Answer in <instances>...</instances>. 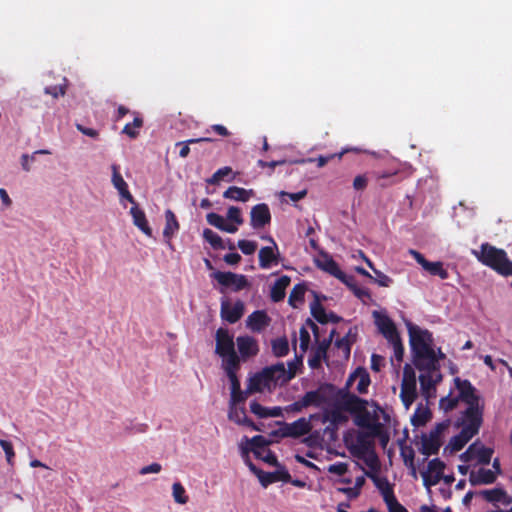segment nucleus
<instances>
[{
	"mask_svg": "<svg viewBox=\"0 0 512 512\" xmlns=\"http://www.w3.org/2000/svg\"><path fill=\"white\" fill-rule=\"evenodd\" d=\"M311 313L320 323H328L335 318L333 314L326 313L325 309L317 302L311 304Z\"/></svg>",
	"mask_w": 512,
	"mask_h": 512,
	"instance_id": "obj_39",
	"label": "nucleus"
},
{
	"mask_svg": "<svg viewBox=\"0 0 512 512\" xmlns=\"http://www.w3.org/2000/svg\"><path fill=\"white\" fill-rule=\"evenodd\" d=\"M349 465L344 462H337L334 464H331L327 467V472L341 478L345 476L348 472Z\"/></svg>",
	"mask_w": 512,
	"mask_h": 512,
	"instance_id": "obj_47",
	"label": "nucleus"
},
{
	"mask_svg": "<svg viewBox=\"0 0 512 512\" xmlns=\"http://www.w3.org/2000/svg\"><path fill=\"white\" fill-rule=\"evenodd\" d=\"M268 323L269 319L263 311H255L247 319V326L253 331H261Z\"/></svg>",
	"mask_w": 512,
	"mask_h": 512,
	"instance_id": "obj_32",
	"label": "nucleus"
},
{
	"mask_svg": "<svg viewBox=\"0 0 512 512\" xmlns=\"http://www.w3.org/2000/svg\"><path fill=\"white\" fill-rule=\"evenodd\" d=\"M271 222V213L269 207L264 204H257L250 211V225L254 229H262Z\"/></svg>",
	"mask_w": 512,
	"mask_h": 512,
	"instance_id": "obj_16",
	"label": "nucleus"
},
{
	"mask_svg": "<svg viewBox=\"0 0 512 512\" xmlns=\"http://www.w3.org/2000/svg\"><path fill=\"white\" fill-rule=\"evenodd\" d=\"M368 178L365 175H358L354 178L353 188L355 190H364L367 187Z\"/></svg>",
	"mask_w": 512,
	"mask_h": 512,
	"instance_id": "obj_62",
	"label": "nucleus"
},
{
	"mask_svg": "<svg viewBox=\"0 0 512 512\" xmlns=\"http://www.w3.org/2000/svg\"><path fill=\"white\" fill-rule=\"evenodd\" d=\"M492 454L493 450L491 448L485 447L480 442H474L464 453L461 454L460 458L464 462L487 464L490 462Z\"/></svg>",
	"mask_w": 512,
	"mask_h": 512,
	"instance_id": "obj_11",
	"label": "nucleus"
},
{
	"mask_svg": "<svg viewBox=\"0 0 512 512\" xmlns=\"http://www.w3.org/2000/svg\"><path fill=\"white\" fill-rule=\"evenodd\" d=\"M180 225L175 214L170 210L165 211V227L163 229V237L167 243H170L171 239L179 231Z\"/></svg>",
	"mask_w": 512,
	"mask_h": 512,
	"instance_id": "obj_28",
	"label": "nucleus"
},
{
	"mask_svg": "<svg viewBox=\"0 0 512 512\" xmlns=\"http://www.w3.org/2000/svg\"><path fill=\"white\" fill-rule=\"evenodd\" d=\"M272 352L276 357L286 356L289 352V342L286 337H279L272 341Z\"/></svg>",
	"mask_w": 512,
	"mask_h": 512,
	"instance_id": "obj_40",
	"label": "nucleus"
},
{
	"mask_svg": "<svg viewBox=\"0 0 512 512\" xmlns=\"http://www.w3.org/2000/svg\"><path fill=\"white\" fill-rule=\"evenodd\" d=\"M203 238L214 248V249H224V243L222 238L212 231L211 229H204Z\"/></svg>",
	"mask_w": 512,
	"mask_h": 512,
	"instance_id": "obj_42",
	"label": "nucleus"
},
{
	"mask_svg": "<svg viewBox=\"0 0 512 512\" xmlns=\"http://www.w3.org/2000/svg\"><path fill=\"white\" fill-rule=\"evenodd\" d=\"M370 385L368 372L363 368H357L348 378L346 387L352 391L366 393Z\"/></svg>",
	"mask_w": 512,
	"mask_h": 512,
	"instance_id": "obj_17",
	"label": "nucleus"
},
{
	"mask_svg": "<svg viewBox=\"0 0 512 512\" xmlns=\"http://www.w3.org/2000/svg\"><path fill=\"white\" fill-rule=\"evenodd\" d=\"M130 214L133 219V224L146 236L152 237V229L149 226L146 215L143 210H141L138 205H134L130 209Z\"/></svg>",
	"mask_w": 512,
	"mask_h": 512,
	"instance_id": "obj_27",
	"label": "nucleus"
},
{
	"mask_svg": "<svg viewBox=\"0 0 512 512\" xmlns=\"http://www.w3.org/2000/svg\"><path fill=\"white\" fill-rule=\"evenodd\" d=\"M207 222L216 227L217 229L227 232V233H236L237 227L232 224H228L227 221L219 214L216 213H208L206 216Z\"/></svg>",
	"mask_w": 512,
	"mask_h": 512,
	"instance_id": "obj_31",
	"label": "nucleus"
},
{
	"mask_svg": "<svg viewBox=\"0 0 512 512\" xmlns=\"http://www.w3.org/2000/svg\"><path fill=\"white\" fill-rule=\"evenodd\" d=\"M496 479V472L491 469L481 468L471 473V481L474 484H489Z\"/></svg>",
	"mask_w": 512,
	"mask_h": 512,
	"instance_id": "obj_36",
	"label": "nucleus"
},
{
	"mask_svg": "<svg viewBox=\"0 0 512 512\" xmlns=\"http://www.w3.org/2000/svg\"><path fill=\"white\" fill-rule=\"evenodd\" d=\"M420 475L424 486L429 489L443 480L445 484H451L454 481L453 475L445 474V464L439 459H432L422 466Z\"/></svg>",
	"mask_w": 512,
	"mask_h": 512,
	"instance_id": "obj_7",
	"label": "nucleus"
},
{
	"mask_svg": "<svg viewBox=\"0 0 512 512\" xmlns=\"http://www.w3.org/2000/svg\"><path fill=\"white\" fill-rule=\"evenodd\" d=\"M274 388L272 382L270 381V377L268 375V371L266 369L261 372L255 374L250 378L248 384L249 392H264L269 391Z\"/></svg>",
	"mask_w": 512,
	"mask_h": 512,
	"instance_id": "obj_22",
	"label": "nucleus"
},
{
	"mask_svg": "<svg viewBox=\"0 0 512 512\" xmlns=\"http://www.w3.org/2000/svg\"><path fill=\"white\" fill-rule=\"evenodd\" d=\"M244 313V304L241 301L230 302L222 301L221 303V316L223 319L230 323L237 322Z\"/></svg>",
	"mask_w": 512,
	"mask_h": 512,
	"instance_id": "obj_21",
	"label": "nucleus"
},
{
	"mask_svg": "<svg viewBox=\"0 0 512 512\" xmlns=\"http://www.w3.org/2000/svg\"><path fill=\"white\" fill-rule=\"evenodd\" d=\"M374 273H375V277L372 276L371 279L374 282H376L379 286L388 287L391 284L392 280L386 274L382 273L379 270H374Z\"/></svg>",
	"mask_w": 512,
	"mask_h": 512,
	"instance_id": "obj_57",
	"label": "nucleus"
},
{
	"mask_svg": "<svg viewBox=\"0 0 512 512\" xmlns=\"http://www.w3.org/2000/svg\"><path fill=\"white\" fill-rule=\"evenodd\" d=\"M162 471V466L161 464L157 463V462H154V463H151L149 465H146V466H143L140 470H139V474L140 475H148V474H158Z\"/></svg>",
	"mask_w": 512,
	"mask_h": 512,
	"instance_id": "obj_58",
	"label": "nucleus"
},
{
	"mask_svg": "<svg viewBox=\"0 0 512 512\" xmlns=\"http://www.w3.org/2000/svg\"><path fill=\"white\" fill-rule=\"evenodd\" d=\"M416 375L412 367L406 365L403 372L400 397L406 409H409L416 399Z\"/></svg>",
	"mask_w": 512,
	"mask_h": 512,
	"instance_id": "obj_10",
	"label": "nucleus"
},
{
	"mask_svg": "<svg viewBox=\"0 0 512 512\" xmlns=\"http://www.w3.org/2000/svg\"><path fill=\"white\" fill-rule=\"evenodd\" d=\"M312 426L310 419L300 418L292 423L286 424L284 435L290 437H300L310 432Z\"/></svg>",
	"mask_w": 512,
	"mask_h": 512,
	"instance_id": "obj_24",
	"label": "nucleus"
},
{
	"mask_svg": "<svg viewBox=\"0 0 512 512\" xmlns=\"http://www.w3.org/2000/svg\"><path fill=\"white\" fill-rule=\"evenodd\" d=\"M374 437L368 432H360L351 441H346L350 453L362 460L370 469L378 467V458L373 449Z\"/></svg>",
	"mask_w": 512,
	"mask_h": 512,
	"instance_id": "obj_5",
	"label": "nucleus"
},
{
	"mask_svg": "<svg viewBox=\"0 0 512 512\" xmlns=\"http://www.w3.org/2000/svg\"><path fill=\"white\" fill-rule=\"evenodd\" d=\"M202 141H211V139L210 138H198V139H190L186 142L177 143V145L181 146V149L179 151L180 157L185 158L188 156V154L190 153V148H189L190 143H198V142H202Z\"/></svg>",
	"mask_w": 512,
	"mask_h": 512,
	"instance_id": "obj_55",
	"label": "nucleus"
},
{
	"mask_svg": "<svg viewBox=\"0 0 512 512\" xmlns=\"http://www.w3.org/2000/svg\"><path fill=\"white\" fill-rule=\"evenodd\" d=\"M372 316L378 331L386 340H395V337L399 336L396 326L386 310H375L372 312Z\"/></svg>",
	"mask_w": 512,
	"mask_h": 512,
	"instance_id": "obj_12",
	"label": "nucleus"
},
{
	"mask_svg": "<svg viewBox=\"0 0 512 512\" xmlns=\"http://www.w3.org/2000/svg\"><path fill=\"white\" fill-rule=\"evenodd\" d=\"M250 410L253 414L260 418H274L282 415V409L280 407H264L257 402H251Z\"/></svg>",
	"mask_w": 512,
	"mask_h": 512,
	"instance_id": "obj_30",
	"label": "nucleus"
},
{
	"mask_svg": "<svg viewBox=\"0 0 512 512\" xmlns=\"http://www.w3.org/2000/svg\"><path fill=\"white\" fill-rule=\"evenodd\" d=\"M142 119L135 117L132 123L126 124L123 128V133L131 138H135L138 135V129L142 126Z\"/></svg>",
	"mask_w": 512,
	"mask_h": 512,
	"instance_id": "obj_48",
	"label": "nucleus"
},
{
	"mask_svg": "<svg viewBox=\"0 0 512 512\" xmlns=\"http://www.w3.org/2000/svg\"><path fill=\"white\" fill-rule=\"evenodd\" d=\"M0 446L2 447V449L5 452L7 463L12 465L13 459L15 457V452H14L12 443H10L9 441L0 439Z\"/></svg>",
	"mask_w": 512,
	"mask_h": 512,
	"instance_id": "obj_56",
	"label": "nucleus"
},
{
	"mask_svg": "<svg viewBox=\"0 0 512 512\" xmlns=\"http://www.w3.org/2000/svg\"><path fill=\"white\" fill-rule=\"evenodd\" d=\"M171 494L174 502L178 505H186L189 502V496L181 482L175 481L171 486Z\"/></svg>",
	"mask_w": 512,
	"mask_h": 512,
	"instance_id": "obj_38",
	"label": "nucleus"
},
{
	"mask_svg": "<svg viewBox=\"0 0 512 512\" xmlns=\"http://www.w3.org/2000/svg\"><path fill=\"white\" fill-rule=\"evenodd\" d=\"M227 220L228 224H232L238 229L244 222L241 210L235 206L229 207L227 210Z\"/></svg>",
	"mask_w": 512,
	"mask_h": 512,
	"instance_id": "obj_44",
	"label": "nucleus"
},
{
	"mask_svg": "<svg viewBox=\"0 0 512 512\" xmlns=\"http://www.w3.org/2000/svg\"><path fill=\"white\" fill-rule=\"evenodd\" d=\"M421 374L419 376L423 396L429 400L436 396V385L441 381L439 362L433 363L431 367H417Z\"/></svg>",
	"mask_w": 512,
	"mask_h": 512,
	"instance_id": "obj_9",
	"label": "nucleus"
},
{
	"mask_svg": "<svg viewBox=\"0 0 512 512\" xmlns=\"http://www.w3.org/2000/svg\"><path fill=\"white\" fill-rule=\"evenodd\" d=\"M376 485L378 486L386 504L396 499L393 489L387 481L379 479L376 481Z\"/></svg>",
	"mask_w": 512,
	"mask_h": 512,
	"instance_id": "obj_45",
	"label": "nucleus"
},
{
	"mask_svg": "<svg viewBox=\"0 0 512 512\" xmlns=\"http://www.w3.org/2000/svg\"><path fill=\"white\" fill-rule=\"evenodd\" d=\"M389 512H407V510L397 501V499L386 504Z\"/></svg>",
	"mask_w": 512,
	"mask_h": 512,
	"instance_id": "obj_64",
	"label": "nucleus"
},
{
	"mask_svg": "<svg viewBox=\"0 0 512 512\" xmlns=\"http://www.w3.org/2000/svg\"><path fill=\"white\" fill-rule=\"evenodd\" d=\"M480 262L491 267L502 275H512V262L502 249H497L487 243L482 244L479 251L473 252Z\"/></svg>",
	"mask_w": 512,
	"mask_h": 512,
	"instance_id": "obj_4",
	"label": "nucleus"
},
{
	"mask_svg": "<svg viewBox=\"0 0 512 512\" xmlns=\"http://www.w3.org/2000/svg\"><path fill=\"white\" fill-rule=\"evenodd\" d=\"M336 347L344 358H348L350 355V344L346 338H343L336 342Z\"/></svg>",
	"mask_w": 512,
	"mask_h": 512,
	"instance_id": "obj_59",
	"label": "nucleus"
},
{
	"mask_svg": "<svg viewBox=\"0 0 512 512\" xmlns=\"http://www.w3.org/2000/svg\"><path fill=\"white\" fill-rule=\"evenodd\" d=\"M244 442L245 448L251 450L256 456H260V451L266 450V446L269 443L266 438L260 435L254 436L251 439L245 437L243 439Z\"/></svg>",
	"mask_w": 512,
	"mask_h": 512,
	"instance_id": "obj_33",
	"label": "nucleus"
},
{
	"mask_svg": "<svg viewBox=\"0 0 512 512\" xmlns=\"http://www.w3.org/2000/svg\"><path fill=\"white\" fill-rule=\"evenodd\" d=\"M481 423L482 419L479 418H462L461 432L450 440L445 450H449L451 453L461 450L478 433Z\"/></svg>",
	"mask_w": 512,
	"mask_h": 512,
	"instance_id": "obj_8",
	"label": "nucleus"
},
{
	"mask_svg": "<svg viewBox=\"0 0 512 512\" xmlns=\"http://www.w3.org/2000/svg\"><path fill=\"white\" fill-rule=\"evenodd\" d=\"M352 408L357 410L354 422L370 433L377 436L385 447L389 441L390 416L375 403L362 402L358 398L353 397Z\"/></svg>",
	"mask_w": 512,
	"mask_h": 512,
	"instance_id": "obj_1",
	"label": "nucleus"
},
{
	"mask_svg": "<svg viewBox=\"0 0 512 512\" xmlns=\"http://www.w3.org/2000/svg\"><path fill=\"white\" fill-rule=\"evenodd\" d=\"M290 284V278L288 276H282L274 283L271 288V297L274 301H280L285 296V290Z\"/></svg>",
	"mask_w": 512,
	"mask_h": 512,
	"instance_id": "obj_37",
	"label": "nucleus"
},
{
	"mask_svg": "<svg viewBox=\"0 0 512 512\" xmlns=\"http://www.w3.org/2000/svg\"><path fill=\"white\" fill-rule=\"evenodd\" d=\"M216 353L222 358L223 367L239 366L233 336L227 330L219 329L216 333Z\"/></svg>",
	"mask_w": 512,
	"mask_h": 512,
	"instance_id": "obj_6",
	"label": "nucleus"
},
{
	"mask_svg": "<svg viewBox=\"0 0 512 512\" xmlns=\"http://www.w3.org/2000/svg\"><path fill=\"white\" fill-rule=\"evenodd\" d=\"M236 344L239 351V360H246L259 352L258 343L251 336H239L236 339Z\"/></svg>",
	"mask_w": 512,
	"mask_h": 512,
	"instance_id": "obj_20",
	"label": "nucleus"
},
{
	"mask_svg": "<svg viewBox=\"0 0 512 512\" xmlns=\"http://www.w3.org/2000/svg\"><path fill=\"white\" fill-rule=\"evenodd\" d=\"M112 169L113 173L111 182L120 195L122 192H126V190L128 189V184L126 183L122 175L119 173L116 166H113Z\"/></svg>",
	"mask_w": 512,
	"mask_h": 512,
	"instance_id": "obj_43",
	"label": "nucleus"
},
{
	"mask_svg": "<svg viewBox=\"0 0 512 512\" xmlns=\"http://www.w3.org/2000/svg\"><path fill=\"white\" fill-rule=\"evenodd\" d=\"M231 381V391H239L240 389V383L236 377V370L238 366H225L223 367Z\"/></svg>",
	"mask_w": 512,
	"mask_h": 512,
	"instance_id": "obj_53",
	"label": "nucleus"
},
{
	"mask_svg": "<svg viewBox=\"0 0 512 512\" xmlns=\"http://www.w3.org/2000/svg\"><path fill=\"white\" fill-rule=\"evenodd\" d=\"M365 481V476H358L355 478L354 485L352 487H339L338 491L345 494L349 500L356 499L360 495Z\"/></svg>",
	"mask_w": 512,
	"mask_h": 512,
	"instance_id": "obj_34",
	"label": "nucleus"
},
{
	"mask_svg": "<svg viewBox=\"0 0 512 512\" xmlns=\"http://www.w3.org/2000/svg\"><path fill=\"white\" fill-rule=\"evenodd\" d=\"M268 371V375L270 377V381L272 382L274 388L276 386H281L287 383L294 377V371L290 367V369H286L283 363H279L270 367L265 368Z\"/></svg>",
	"mask_w": 512,
	"mask_h": 512,
	"instance_id": "obj_18",
	"label": "nucleus"
},
{
	"mask_svg": "<svg viewBox=\"0 0 512 512\" xmlns=\"http://www.w3.org/2000/svg\"><path fill=\"white\" fill-rule=\"evenodd\" d=\"M409 254L416 260V262L421 265V267L428 272L430 275L439 276L441 279L448 278V272L443 267V263L436 261L430 262L425 259V257L414 249L409 250Z\"/></svg>",
	"mask_w": 512,
	"mask_h": 512,
	"instance_id": "obj_14",
	"label": "nucleus"
},
{
	"mask_svg": "<svg viewBox=\"0 0 512 512\" xmlns=\"http://www.w3.org/2000/svg\"><path fill=\"white\" fill-rule=\"evenodd\" d=\"M228 417L238 425L251 427L253 430H260L254 423L248 419L245 409L241 405H230Z\"/></svg>",
	"mask_w": 512,
	"mask_h": 512,
	"instance_id": "obj_26",
	"label": "nucleus"
},
{
	"mask_svg": "<svg viewBox=\"0 0 512 512\" xmlns=\"http://www.w3.org/2000/svg\"><path fill=\"white\" fill-rule=\"evenodd\" d=\"M259 266L262 269H269L273 265H277L279 262V249L276 242H273V245L262 247L259 250Z\"/></svg>",
	"mask_w": 512,
	"mask_h": 512,
	"instance_id": "obj_19",
	"label": "nucleus"
},
{
	"mask_svg": "<svg viewBox=\"0 0 512 512\" xmlns=\"http://www.w3.org/2000/svg\"><path fill=\"white\" fill-rule=\"evenodd\" d=\"M238 248L245 255H252L257 249V243L250 240H239Z\"/></svg>",
	"mask_w": 512,
	"mask_h": 512,
	"instance_id": "obj_54",
	"label": "nucleus"
},
{
	"mask_svg": "<svg viewBox=\"0 0 512 512\" xmlns=\"http://www.w3.org/2000/svg\"><path fill=\"white\" fill-rule=\"evenodd\" d=\"M213 276L219 284L229 287L234 291H239L248 285L247 279L244 275L232 272H215Z\"/></svg>",
	"mask_w": 512,
	"mask_h": 512,
	"instance_id": "obj_15",
	"label": "nucleus"
},
{
	"mask_svg": "<svg viewBox=\"0 0 512 512\" xmlns=\"http://www.w3.org/2000/svg\"><path fill=\"white\" fill-rule=\"evenodd\" d=\"M0 200L2 203V209L7 210L12 206V200L8 194V192L4 188H0Z\"/></svg>",
	"mask_w": 512,
	"mask_h": 512,
	"instance_id": "obj_63",
	"label": "nucleus"
},
{
	"mask_svg": "<svg viewBox=\"0 0 512 512\" xmlns=\"http://www.w3.org/2000/svg\"><path fill=\"white\" fill-rule=\"evenodd\" d=\"M305 292H306V287L304 285H302V284L296 285L290 293L289 304L294 308L299 307V305L302 304V302L304 300Z\"/></svg>",
	"mask_w": 512,
	"mask_h": 512,
	"instance_id": "obj_41",
	"label": "nucleus"
},
{
	"mask_svg": "<svg viewBox=\"0 0 512 512\" xmlns=\"http://www.w3.org/2000/svg\"><path fill=\"white\" fill-rule=\"evenodd\" d=\"M232 174V169L228 166L218 169L208 180L209 184H218L222 179Z\"/></svg>",
	"mask_w": 512,
	"mask_h": 512,
	"instance_id": "obj_52",
	"label": "nucleus"
},
{
	"mask_svg": "<svg viewBox=\"0 0 512 512\" xmlns=\"http://www.w3.org/2000/svg\"><path fill=\"white\" fill-rule=\"evenodd\" d=\"M299 349L300 357L307 351L310 343V334L305 327H302L299 331Z\"/></svg>",
	"mask_w": 512,
	"mask_h": 512,
	"instance_id": "obj_49",
	"label": "nucleus"
},
{
	"mask_svg": "<svg viewBox=\"0 0 512 512\" xmlns=\"http://www.w3.org/2000/svg\"><path fill=\"white\" fill-rule=\"evenodd\" d=\"M250 470L255 474L257 475L259 481L261 482V484L266 487L268 484L272 483L273 482V477L270 473H265L259 469H257L251 462H248L247 463Z\"/></svg>",
	"mask_w": 512,
	"mask_h": 512,
	"instance_id": "obj_50",
	"label": "nucleus"
},
{
	"mask_svg": "<svg viewBox=\"0 0 512 512\" xmlns=\"http://www.w3.org/2000/svg\"><path fill=\"white\" fill-rule=\"evenodd\" d=\"M45 94L51 95L53 98H58L59 96H63L66 92L64 86H50L46 87L44 90Z\"/></svg>",
	"mask_w": 512,
	"mask_h": 512,
	"instance_id": "obj_61",
	"label": "nucleus"
},
{
	"mask_svg": "<svg viewBox=\"0 0 512 512\" xmlns=\"http://www.w3.org/2000/svg\"><path fill=\"white\" fill-rule=\"evenodd\" d=\"M315 264L321 270L331 274L336 277L346 285H350L351 276L346 275L339 268L338 264L333 260V258L327 253H320L315 258Z\"/></svg>",
	"mask_w": 512,
	"mask_h": 512,
	"instance_id": "obj_13",
	"label": "nucleus"
},
{
	"mask_svg": "<svg viewBox=\"0 0 512 512\" xmlns=\"http://www.w3.org/2000/svg\"><path fill=\"white\" fill-rule=\"evenodd\" d=\"M393 347L394 359L400 363L403 359L404 348L399 336L395 337V340H387Z\"/></svg>",
	"mask_w": 512,
	"mask_h": 512,
	"instance_id": "obj_51",
	"label": "nucleus"
},
{
	"mask_svg": "<svg viewBox=\"0 0 512 512\" xmlns=\"http://www.w3.org/2000/svg\"><path fill=\"white\" fill-rule=\"evenodd\" d=\"M447 426L448 424L445 423L439 424L435 432H432L428 438L423 439V453L430 455L438 451L442 444L439 434Z\"/></svg>",
	"mask_w": 512,
	"mask_h": 512,
	"instance_id": "obj_25",
	"label": "nucleus"
},
{
	"mask_svg": "<svg viewBox=\"0 0 512 512\" xmlns=\"http://www.w3.org/2000/svg\"><path fill=\"white\" fill-rule=\"evenodd\" d=\"M35 161L34 154H22L20 158L21 167L24 171L29 172L31 170L32 163Z\"/></svg>",
	"mask_w": 512,
	"mask_h": 512,
	"instance_id": "obj_60",
	"label": "nucleus"
},
{
	"mask_svg": "<svg viewBox=\"0 0 512 512\" xmlns=\"http://www.w3.org/2000/svg\"><path fill=\"white\" fill-rule=\"evenodd\" d=\"M481 495L496 506H508L512 503V497L502 488L487 489Z\"/></svg>",
	"mask_w": 512,
	"mask_h": 512,
	"instance_id": "obj_23",
	"label": "nucleus"
},
{
	"mask_svg": "<svg viewBox=\"0 0 512 512\" xmlns=\"http://www.w3.org/2000/svg\"><path fill=\"white\" fill-rule=\"evenodd\" d=\"M253 196L254 191L252 189H244L237 186H231L223 193L224 198L240 202H247Z\"/></svg>",
	"mask_w": 512,
	"mask_h": 512,
	"instance_id": "obj_29",
	"label": "nucleus"
},
{
	"mask_svg": "<svg viewBox=\"0 0 512 512\" xmlns=\"http://www.w3.org/2000/svg\"><path fill=\"white\" fill-rule=\"evenodd\" d=\"M431 419V412L427 405L420 404L416 408L413 416L411 417V422L415 427H420L425 425Z\"/></svg>",
	"mask_w": 512,
	"mask_h": 512,
	"instance_id": "obj_35",
	"label": "nucleus"
},
{
	"mask_svg": "<svg viewBox=\"0 0 512 512\" xmlns=\"http://www.w3.org/2000/svg\"><path fill=\"white\" fill-rule=\"evenodd\" d=\"M409 334V343L413 354V362L416 367H431L433 363L439 362L444 358V354L439 350L435 351L431 333L421 327L406 322Z\"/></svg>",
	"mask_w": 512,
	"mask_h": 512,
	"instance_id": "obj_3",
	"label": "nucleus"
},
{
	"mask_svg": "<svg viewBox=\"0 0 512 512\" xmlns=\"http://www.w3.org/2000/svg\"><path fill=\"white\" fill-rule=\"evenodd\" d=\"M460 401L467 405L462 418L482 419L483 402L476 393V389L470 381L455 377L448 395L441 398L439 406L443 411L447 412L453 410Z\"/></svg>",
	"mask_w": 512,
	"mask_h": 512,
	"instance_id": "obj_2",
	"label": "nucleus"
},
{
	"mask_svg": "<svg viewBox=\"0 0 512 512\" xmlns=\"http://www.w3.org/2000/svg\"><path fill=\"white\" fill-rule=\"evenodd\" d=\"M348 286L351 288L355 296L359 298L363 303H368L369 301L372 300L369 290L363 287L356 286L354 284V280L352 277L350 280V285Z\"/></svg>",
	"mask_w": 512,
	"mask_h": 512,
	"instance_id": "obj_46",
	"label": "nucleus"
}]
</instances>
